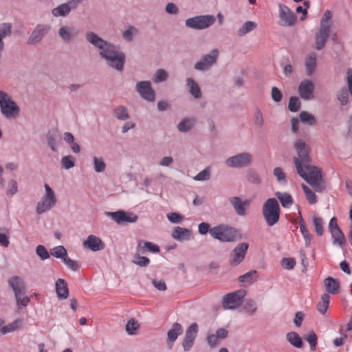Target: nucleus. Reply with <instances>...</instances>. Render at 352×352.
<instances>
[{
  "mask_svg": "<svg viewBox=\"0 0 352 352\" xmlns=\"http://www.w3.org/2000/svg\"><path fill=\"white\" fill-rule=\"evenodd\" d=\"M198 232L201 235L209 233L213 239L223 243L235 242L243 239L239 229L224 223L211 228L209 223L201 222L198 225Z\"/></svg>",
  "mask_w": 352,
  "mask_h": 352,
  "instance_id": "obj_1",
  "label": "nucleus"
},
{
  "mask_svg": "<svg viewBox=\"0 0 352 352\" xmlns=\"http://www.w3.org/2000/svg\"><path fill=\"white\" fill-rule=\"evenodd\" d=\"M294 148L298 157H294L293 161L297 173L300 174V172L307 170V166H314L310 164L312 161L311 157L310 156L311 148L305 141L301 138L296 139L294 144Z\"/></svg>",
  "mask_w": 352,
  "mask_h": 352,
  "instance_id": "obj_2",
  "label": "nucleus"
},
{
  "mask_svg": "<svg viewBox=\"0 0 352 352\" xmlns=\"http://www.w3.org/2000/svg\"><path fill=\"white\" fill-rule=\"evenodd\" d=\"M317 192H322L326 189V182L322 170L317 166H307V169L298 174Z\"/></svg>",
  "mask_w": 352,
  "mask_h": 352,
  "instance_id": "obj_3",
  "label": "nucleus"
},
{
  "mask_svg": "<svg viewBox=\"0 0 352 352\" xmlns=\"http://www.w3.org/2000/svg\"><path fill=\"white\" fill-rule=\"evenodd\" d=\"M100 56L111 67L119 72L123 71L126 56L123 52L116 50L113 43H111L104 50L100 51Z\"/></svg>",
  "mask_w": 352,
  "mask_h": 352,
  "instance_id": "obj_4",
  "label": "nucleus"
},
{
  "mask_svg": "<svg viewBox=\"0 0 352 352\" xmlns=\"http://www.w3.org/2000/svg\"><path fill=\"white\" fill-rule=\"evenodd\" d=\"M280 213L281 209L276 198L271 197L264 202L262 214L268 226L272 227L279 221Z\"/></svg>",
  "mask_w": 352,
  "mask_h": 352,
  "instance_id": "obj_5",
  "label": "nucleus"
},
{
  "mask_svg": "<svg viewBox=\"0 0 352 352\" xmlns=\"http://www.w3.org/2000/svg\"><path fill=\"white\" fill-rule=\"evenodd\" d=\"M0 111L7 119L16 118L20 108L16 102L5 91L0 90Z\"/></svg>",
  "mask_w": 352,
  "mask_h": 352,
  "instance_id": "obj_6",
  "label": "nucleus"
},
{
  "mask_svg": "<svg viewBox=\"0 0 352 352\" xmlns=\"http://www.w3.org/2000/svg\"><path fill=\"white\" fill-rule=\"evenodd\" d=\"M8 285L13 290L17 305L23 307H27L30 301V296H24L22 299L21 296L26 292L24 280L19 276H13L8 280Z\"/></svg>",
  "mask_w": 352,
  "mask_h": 352,
  "instance_id": "obj_7",
  "label": "nucleus"
},
{
  "mask_svg": "<svg viewBox=\"0 0 352 352\" xmlns=\"http://www.w3.org/2000/svg\"><path fill=\"white\" fill-rule=\"evenodd\" d=\"M247 291L239 289L226 294L221 300L224 309H235L243 305Z\"/></svg>",
  "mask_w": 352,
  "mask_h": 352,
  "instance_id": "obj_8",
  "label": "nucleus"
},
{
  "mask_svg": "<svg viewBox=\"0 0 352 352\" xmlns=\"http://www.w3.org/2000/svg\"><path fill=\"white\" fill-rule=\"evenodd\" d=\"M215 22L213 15H197L188 18L185 21L187 28L194 30H204L210 27Z\"/></svg>",
  "mask_w": 352,
  "mask_h": 352,
  "instance_id": "obj_9",
  "label": "nucleus"
},
{
  "mask_svg": "<svg viewBox=\"0 0 352 352\" xmlns=\"http://www.w3.org/2000/svg\"><path fill=\"white\" fill-rule=\"evenodd\" d=\"M104 214L110 217L118 225H126L128 223H135L138 219V216L129 211L118 210L116 212H104Z\"/></svg>",
  "mask_w": 352,
  "mask_h": 352,
  "instance_id": "obj_10",
  "label": "nucleus"
},
{
  "mask_svg": "<svg viewBox=\"0 0 352 352\" xmlns=\"http://www.w3.org/2000/svg\"><path fill=\"white\" fill-rule=\"evenodd\" d=\"M329 231L333 238V244L343 247L346 242L344 232L340 229L336 217L331 218L329 223Z\"/></svg>",
  "mask_w": 352,
  "mask_h": 352,
  "instance_id": "obj_11",
  "label": "nucleus"
},
{
  "mask_svg": "<svg viewBox=\"0 0 352 352\" xmlns=\"http://www.w3.org/2000/svg\"><path fill=\"white\" fill-rule=\"evenodd\" d=\"M249 247V243L247 242L239 243L230 253L229 264L232 267L239 265L245 258Z\"/></svg>",
  "mask_w": 352,
  "mask_h": 352,
  "instance_id": "obj_12",
  "label": "nucleus"
},
{
  "mask_svg": "<svg viewBox=\"0 0 352 352\" xmlns=\"http://www.w3.org/2000/svg\"><path fill=\"white\" fill-rule=\"evenodd\" d=\"M252 161V155L244 152L228 158L226 164L231 168H243L249 166Z\"/></svg>",
  "mask_w": 352,
  "mask_h": 352,
  "instance_id": "obj_13",
  "label": "nucleus"
},
{
  "mask_svg": "<svg viewBox=\"0 0 352 352\" xmlns=\"http://www.w3.org/2000/svg\"><path fill=\"white\" fill-rule=\"evenodd\" d=\"M198 332L199 326L197 322H192L188 326L182 342L184 351H189L193 346Z\"/></svg>",
  "mask_w": 352,
  "mask_h": 352,
  "instance_id": "obj_14",
  "label": "nucleus"
},
{
  "mask_svg": "<svg viewBox=\"0 0 352 352\" xmlns=\"http://www.w3.org/2000/svg\"><path fill=\"white\" fill-rule=\"evenodd\" d=\"M347 87H342L337 93V99L340 104L345 106L349 102V95H352V68L349 67L346 71Z\"/></svg>",
  "mask_w": 352,
  "mask_h": 352,
  "instance_id": "obj_15",
  "label": "nucleus"
},
{
  "mask_svg": "<svg viewBox=\"0 0 352 352\" xmlns=\"http://www.w3.org/2000/svg\"><path fill=\"white\" fill-rule=\"evenodd\" d=\"M51 26L47 24H37L30 35L27 44L34 45L40 43L43 38L49 33Z\"/></svg>",
  "mask_w": 352,
  "mask_h": 352,
  "instance_id": "obj_16",
  "label": "nucleus"
},
{
  "mask_svg": "<svg viewBox=\"0 0 352 352\" xmlns=\"http://www.w3.org/2000/svg\"><path fill=\"white\" fill-rule=\"evenodd\" d=\"M136 91L142 98L148 102H154L155 99V92L152 87L151 82L149 80L139 81L136 84Z\"/></svg>",
  "mask_w": 352,
  "mask_h": 352,
  "instance_id": "obj_17",
  "label": "nucleus"
},
{
  "mask_svg": "<svg viewBox=\"0 0 352 352\" xmlns=\"http://www.w3.org/2000/svg\"><path fill=\"white\" fill-rule=\"evenodd\" d=\"M279 17L283 21L280 25L292 27L296 25L298 21L297 15L287 6L279 4Z\"/></svg>",
  "mask_w": 352,
  "mask_h": 352,
  "instance_id": "obj_18",
  "label": "nucleus"
},
{
  "mask_svg": "<svg viewBox=\"0 0 352 352\" xmlns=\"http://www.w3.org/2000/svg\"><path fill=\"white\" fill-rule=\"evenodd\" d=\"M218 49H213L210 54L204 55L201 59L195 64V69L198 71H205L217 60Z\"/></svg>",
  "mask_w": 352,
  "mask_h": 352,
  "instance_id": "obj_19",
  "label": "nucleus"
},
{
  "mask_svg": "<svg viewBox=\"0 0 352 352\" xmlns=\"http://www.w3.org/2000/svg\"><path fill=\"white\" fill-rule=\"evenodd\" d=\"M331 25H320L318 31L316 32V46L315 48L320 51L322 50L326 45L327 41L330 36Z\"/></svg>",
  "mask_w": 352,
  "mask_h": 352,
  "instance_id": "obj_20",
  "label": "nucleus"
},
{
  "mask_svg": "<svg viewBox=\"0 0 352 352\" xmlns=\"http://www.w3.org/2000/svg\"><path fill=\"white\" fill-rule=\"evenodd\" d=\"M315 85L312 80L306 79L301 81L298 85L300 97L305 100H311L314 97Z\"/></svg>",
  "mask_w": 352,
  "mask_h": 352,
  "instance_id": "obj_21",
  "label": "nucleus"
},
{
  "mask_svg": "<svg viewBox=\"0 0 352 352\" xmlns=\"http://www.w3.org/2000/svg\"><path fill=\"white\" fill-rule=\"evenodd\" d=\"M82 245L85 249L89 250L92 252H98L102 250L105 248V243L99 237L90 234L83 241Z\"/></svg>",
  "mask_w": 352,
  "mask_h": 352,
  "instance_id": "obj_22",
  "label": "nucleus"
},
{
  "mask_svg": "<svg viewBox=\"0 0 352 352\" xmlns=\"http://www.w3.org/2000/svg\"><path fill=\"white\" fill-rule=\"evenodd\" d=\"M183 327L179 322H174L167 332L166 344L168 349H172L177 338L182 334Z\"/></svg>",
  "mask_w": 352,
  "mask_h": 352,
  "instance_id": "obj_23",
  "label": "nucleus"
},
{
  "mask_svg": "<svg viewBox=\"0 0 352 352\" xmlns=\"http://www.w3.org/2000/svg\"><path fill=\"white\" fill-rule=\"evenodd\" d=\"M58 33L64 42L69 43L79 35L80 31L74 26H62L59 28Z\"/></svg>",
  "mask_w": 352,
  "mask_h": 352,
  "instance_id": "obj_24",
  "label": "nucleus"
},
{
  "mask_svg": "<svg viewBox=\"0 0 352 352\" xmlns=\"http://www.w3.org/2000/svg\"><path fill=\"white\" fill-rule=\"evenodd\" d=\"M85 36L87 41L94 47H97L100 52L104 50L111 43L100 37L94 32H87Z\"/></svg>",
  "mask_w": 352,
  "mask_h": 352,
  "instance_id": "obj_25",
  "label": "nucleus"
},
{
  "mask_svg": "<svg viewBox=\"0 0 352 352\" xmlns=\"http://www.w3.org/2000/svg\"><path fill=\"white\" fill-rule=\"evenodd\" d=\"M324 285L328 294L336 295L340 292V282L338 278L329 276L324 278Z\"/></svg>",
  "mask_w": 352,
  "mask_h": 352,
  "instance_id": "obj_26",
  "label": "nucleus"
},
{
  "mask_svg": "<svg viewBox=\"0 0 352 352\" xmlns=\"http://www.w3.org/2000/svg\"><path fill=\"white\" fill-rule=\"evenodd\" d=\"M137 252L142 254H145L146 252L157 254L160 252V248L153 242L141 240L138 242Z\"/></svg>",
  "mask_w": 352,
  "mask_h": 352,
  "instance_id": "obj_27",
  "label": "nucleus"
},
{
  "mask_svg": "<svg viewBox=\"0 0 352 352\" xmlns=\"http://www.w3.org/2000/svg\"><path fill=\"white\" fill-rule=\"evenodd\" d=\"M171 236L178 241H188L192 236V230L186 228L175 226L173 228Z\"/></svg>",
  "mask_w": 352,
  "mask_h": 352,
  "instance_id": "obj_28",
  "label": "nucleus"
},
{
  "mask_svg": "<svg viewBox=\"0 0 352 352\" xmlns=\"http://www.w3.org/2000/svg\"><path fill=\"white\" fill-rule=\"evenodd\" d=\"M55 291L58 299H67L69 294L67 281L63 278H58L55 283Z\"/></svg>",
  "mask_w": 352,
  "mask_h": 352,
  "instance_id": "obj_29",
  "label": "nucleus"
},
{
  "mask_svg": "<svg viewBox=\"0 0 352 352\" xmlns=\"http://www.w3.org/2000/svg\"><path fill=\"white\" fill-rule=\"evenodd\" d=\"M230 202L238 215L244 216L246 214V206L249 205L248 200L243 201L239 197H232L230 198Z\"/></svg>",
  "mask_w": 352,
  "mask_h": 352,
  "instance_id": "obj_30",
  "label": "nucleus"
},
{
  "mask_svg": "<svg viewBox=\"0 0 352 352\" xmlns=\"http://www.w3.org/2000/svg\"><path fill=\"white\" fill-rule=\"evenodd\" d=\"M298 218L300 224V231L305 239V247L308 248L310 246L311 241L313 238V235L309 233V231L307 227L305 221L302 216L301 211L298 208Z\"/></svg>",
  "mask_w": 352,
  "mask_h": 352,
  "instance_id": "obj_31",
  "label": "nucleus"
},
{
  "mask_svg": "<svg viewBox=\"0 0 352 352\" xmlns=\"http://www.w3.org/2000/svg\"><path fill=\"white\" fill-rule=\"evenodd\" d=\"M286 340L292 346L297 349H302L305 344L302 338L296 331L287 333Z\"/></svg>",
  "mask_w": 352,
  "mask_h": 352,
  "instance_id": "obj_32",
  "label": "nucleus"
},
{
  "mask_svg": "<svg viewBox=\"0 0 352 352\" xmlns=\"http://www.w3.org/2000/svg\"><path fill=\"white\" fill-rule=\"evenodd\" d=\"M186 85L188 88L189 93L195 99H199L201 98L202 93L201 88L198 83L192 78H188L186 79Z\"/></svg>",
  "mask_w": 352,
  "mask_h": 352,
  "instance_id": "obj_33",
  "label": "nucleus"
},
{
  "mask_svg": "<svg viewBox=\"0 0 352 352\" xmlns=\"http://www.w3.org/2000/svg\"><path fill=\"white\" fill-rule=\"evenodd\" d=\"M276 197L284 208H289L294 203L292 196L289 192H276Z\"/></svg>",
  "mask_w": 352,
  "mask_h": 352,
  "instance_id": "obj_34",
  "label": "nucleus"
},
{
  "mask_svg": "<svg viewBox=\"0 0 352 352\" xmlns=\"http://www.w3.org/2000/svg\"><path fill=\"white\" fill-rule=\"evenodd\" d=\"M23 322V320L21 318H17L14 320L12 322L10 323L8 325H5L0 329V333L2 335H6L10 332L14 331L17 329H19Z\"/></svg>",
  "mask_w": 352,
  "mask_h": 352,
  "instance_id": "obj_35",
  "label": "nucleus"
},
{
  "mask_svg": "<svg viewBox=\"0 0 352 352\" xmlns=\"http://www.w3.org/2000/svg\"><path fill=\"white\" fill-rule=\"evenodd\" d=\"M195 122V118H185L179 122L177 129L182 133H187L192 129Z\"/></svg>",
  "mask_w": 352,
  "mask_h": 352,
  "instance_id": "obj_36",
  "label": "nucleus"
},
{
  "mask_svg": "<svg viewBox=\"0 0 352 352\" xmlns=\"http://www.w3.org/2000/svg\"><path fill=\"white\" fill-rule=\"evenodd\" d=\"M317 65L316 56L314 53L309 55L305 59L306 72L308 76H311L314 72Z\"/></svg>",
  "mask_w": 352,
  "mask_h": 352,
  "instance_id": "obj_37",
  "label": "nucleus"
},
{
  "mask_svg": "<svg viewBox=\"0 0 352 352\" xmlns=\"http://www.w3.org/2000/svg\"><path fill=\"white\" fill-rule=\"evenodd\" d=\"M330 296L328 294H323L321 296V300L318 302L316 309L322 315H324L329 307Z\"/></svg>",
  "mask_w": 352,
  "mask_h": 352,
  "instance_id": "obj_38",
  "label": "nucleus"
},
{
  "mask_svg": "<svg viewBox=\"0 0 352 352\" xmlns=\"http://www.w3.org/2000/svg\"><path fill=\"white\" fill-rule=\"evenodd\" d=\"M257 274L258 272L256 270H250L247 273L239 276L238 277V281L239 283H248L252 284L257 280Z\"/></svg>",
  "mask_w": 352,
  "mask_h": 352,
  "instance_id": "obj_39",
  "label": "nucleus"
},
{
  "mask_svg": "<svg viewBox=\"0 0 352 352\" xmlns=\"http://www.w3.org/2000/svg\"><path fill=\"white\" fill-rule=\"evenodd\" d=\"M257 27V23L254 21H248L245 22L243 25L238 30L237 35L243 36L246 34L253 31Z\"/></svg>",
  "mask_w": 352,
  "mask_h": 352,
  "instance_id": "obj_40",
  "label": "nucleus"
},
{
  "mask_svg": "<svg viewBox=\"0 0 352 352\" xmlns=\"http://www.w3.org/2000/svg\"><path fill=\"white\" fill-rule=\"evenodd\" d=\"M299 120L302 124L314 126L316 124L315 116L306 111H302L299 114Z\"/></svg>",
  "mask_w": 352,
  "mask_h": 352,
  "instance_id": "obj_41",
  "label": "nucleus"
},
{
  "mask_svg": "<svg viewBox=\"0 0 352 352\" xmlns=\"http://www.w3.org/2000/svg\"><path fill=\"white\" fill-rule=\"evenodd\" d=\"M69 12V7L66 3L58 6L52 10V14L56 17H65Z\"/></svg>",
  "mask_w": 352,
  "mask_h": 352,
  "instance_id": "obj_42",
  "label": "nucleus"
},
{
  "mask_svg": "<svg viewBox=\"0 0 352 352\" xmlns=\"http://www.w3.org/2000/svg\"><path fill=\"white\" fill-rule=\"evenodd\" d=\"M140 328V325L137 320L133 318L128 320L125 325V331L128 335H135L137 331Z\"/></svg>",
  "mask_w": 352,
  "mask_h": 352,
  "instance_id": "obj_43",
  "label": "nucleus"
},
{
  "mask_svg": "<svg viewBox=\"0 0 352 352\" xmlns=\"http://www.w3.org/2000/svg\"><path fill=\"white\" fill-rule=\"evenodd\" d=\"M303 339L309 344L311 351H315L316 350L318 336L314 330L311 329L309 331L308 334L304 335Z\"/></svg>",
  "mask_w": 352,
  "mask_h": 352,
  "instance_id": "obj_44",
  "label": "nucleus"
},
{
  "mask_svg": "<svg viewBox=\"0 0 352 352\" xmlns=\"http://www.w3.org/2000/svg\"><path fill=\"white\" fill-rule=\"evenodd\" d=\"M245 179L253 184H260L262 179L258 172L254 168H249L245 175Z\"/></svg>",
  "mask_w": 352,
  "mask_h": 352,
  "instance_id": "obj_45",
  "label": "nucleus"
},
{
  "mask_svg": "<svg viewBox=\"0 0 352 352\" xmlns=\"http://www.w3.org/2000/svg\"><path fill=\"white\" fill-rule=\"evenodd\" d=\"M50 255L56 258L61 259L62 261L67 258L68 255L66 248L63 245H58L50 250Z\"/></svg>",
  "mask_w": 352,
  "mask_h": 352,
  "instance_id": "obj_46",
  "label": "nucleus"
},
{
  "mask_svg": "<svg viewBox=\"0 0 352 352\" xmlns=\"http://www.w3.org/2000/svg\"><path fill=\"white\" fill-rule=\"evenodd\" d=\"M140 254H142L137 252L133 256L132 263L140 267H146L149 265L150 259L147 256H141Z\"/></svg>",
  "mask_w": 352,
  "mask_h": 352,
  "instance_id": "obj_47",
  "label": "nucleus"
},
{
  "mask_svg": "<svg viewBox=\"0 0 352 352\" xmlns=\"http://www.w3.org/2000/svg\"><path fill=\"white\" fill-rule=\"evenodd\" d=\"M312 222L315 228L316 234L318 236H321L324 234V221L322 217L317 215H314L312 218Z\"/></svg>",
  "mask_w": 352,
  "mask_h": 352,
  "instance_id": "obj_48",
  "label": "nucleus"
},
{
  "mask_svg": "<svg viewBox=\"0 0 352 352\" xmlns=\"http://www.w3.org/2000/svg\"><path fill=\"white\" fill-rule=\"evenodd\" d=\"M113 115L120 120H126L130 118L127 108L122 105H120L114 109Z\"/></svg>",
  "mask_w": 352,
  "mask_h": 352,
  "instance_id": "obj_49",
  "label": "nucleus"
},
{
  "mask_svg": "<svg viewBox=\"0 0 352 352\" xmlns=\"http://www.w3.org/2000/svg\"><path fill=\"white\" fill-rule=\"evenodd\" d=\"M301 107V102L298 96H292L289 99L288 109L292 113L298 112Z\"/></svg>",
  "mask_w": 352,
  "mask_h": 352,
  "instance_id": "obj_50",
  "label": "nucleus"
},
{
  "mask_svg": "<svg viewBox=\"0 0 352 352\" xmlns=\"http://www.w3.org/2000/svg\"><path fill=\"white\" fill-rule=\"evenodd\" d=\"M302 189L306 196V198H307L308 202L310 204H315L317 203V201H318L317 196H316V193L311 188H309L305 184H302Z\"/></svg>",
  "mask_w": 352,
  "mask_h": 352,
  "instance_id": "obj_51",
  "label": "nucleus"
},
{
  "mask_svg": "<svg viewBox=\"0 0 352 352\" xmlns=\"http://www.w3.org/2000/svg\"><path fill=\"white\" fill-rule=\"evenodd\" d=\"M60 164L63 168L69 170L75 166L76 160L71 155H66L62 157Z\"/></svg>",
  "mask_w": 352,
  "mask_h": 352,
  "instance_id": "obj_52",
  "label": "nucleus"
},
{
  "mask_svg": "<svg viewBox=\"0 0 352 352\" xmlns=\"http://www.w3.org/2000/svg\"><path fill=\"white\" fill-rule=\"evenodd\" d=\"M10 230L3 227L0 228V245L3 247L7 248L10 245L9 240Z\"/></svg>",
  "mask_w": 352,
  "mask_h": 352,
  "instance_id": "obj_53",
  "label": "nucleus"
},
{
  "mask_svg": "<svg viewBox=\"0 0 352 352\" xmlns=\"http://www.w3.org/2000/svg\"><path fill=\"white\" fill-rule=\"evenodd\" d=\"M296 264V259L293 257H283L280 260V265L287 270H293Z\"/></svg>",
  "mask_w": 352,
  "mask_h": 352,
  "instance_id": "obj_54",
  "label": "nucleus"
},
{
  "mask_svg": "<svg viewBox=\"0 0 352 352\" xmlns=\"http://www.w3.org/2000/svg\"><path fill=\"white\" fill-rule=\"evenodd\" d=\"M304 8L301 6H298L296 8V13L300 14V12H302V15L300 16V21H304L308 14V9L310 8L311 3L309 1H304L303 2Z\"/></svg>",
  "mask_w": 352,
  "mask_h": 352,
  "instance_id": "obj_55",
  "label": "nucleus"
},
{
  "mask_svg": "<svg viewBox=\"0 0 352 352\" xmlns=\"http://www.w3.org/2000/svg\"><path fill=\"white\" fill-rule=\"evenodd\" d=\"M41 200H42L43 202H45L47 204V206L51 208L54 207L57 201L54 191L51 192H49L48 191L47 193H45L44 196Z\"/></svg>",
  "mask_w": 352,
  "mask_h": 352,
  "instance_id": "obj_56",
  "label": "nucleus"
},
{
  "mask_svg": "<svg viewBox=\"0 0 352 352\" xmlns=\"http://www.w3.org/2000/svg\"><path fill=\"white\" fill-rule=\"evenodd\" d=\"M41 200H42L43 202H45L47 204V206L51 208L54 207L57 201L54 191L51 192H49L48 191L47 193H45L44 196Z\"/></svg>",
  "mask_w": 352,
  "mask_h": 352,
  "instance_id": "obj_57",
  "label": "nucleus"
},
{
  "mask_svg": "<svg viewBox=\"0 0 352 352\" xmlns=\"http://www.w3.org/2000/svg\"><path fill=\"white\" fill-rule=\"evenodd\" d=\"M41 200H42L43 202H45L47 204V206L51 208L54 207L57 201L54 191L51 192H49L48 191L47 193H45L44 196Z\"/></svg>",
  "mask_w": 352,
  "mask_h": 352,
  "instance_id": "obj_58",
  "label": "nucleus"
},
{
  "mask_svg": "<svg viewBox=\"0 0 352 352\" xmlns=\"http://www.w3.org/2000/svg\"><path fill=\"white\" fill-rule=\"evenodd\" d=\"M168 75L166 70L164 69H158L153 77V80L155 83L162 82L165 81L168 78Z\"/></svg>",
  "mask_w": 352,
  "mask_h": 352,
  "instance_id": "obj_59",
  "label": "nucleus"
},
{
  "mask_svg": "<svg viewBox=\"0 0 352 352\" xmlns=\"http://www.w3.org/2000/svg\"><path fill=\"white\" fill-rule=\"evenodd\" d=\"M36 254L41 261H45L50 257V253L43 245H38L36 247Z\"/></svg>",
  "mask_w": 352,
  "mask_h": 352,
  "instance_id": "obj_60",
  "label": "nucleus"
},
{
  "mask_svg": "<svg viewBox=\"0 0 352 352\" xmlns=\"http://www.w3.org/2000/svg\"><path fill=\"white\" fill-rule=\"evenodd\" d=\"M57 131H49L47 133V141L48 146L50 147V149L55 152L56 151V142L55 136L56 135Z\"/></svg>",
  "mask_w": 352,
  "mask_h": 352,
  "instance_id": "obj_61",
  "label": "nucleus"
},
{
  "mask_svg": "<svg viewBox=\"0 0 352 352\" xmlns=\"http://www.w3.org/2000/svg\"><path fill=\"white\" fill-rule=\"evenodd\" d=\"M243 309L249 314L252 315L256 311V302L252 299H246L243 305Z\"/></svg>",
  "mask_w": 352,
  "mask_h": 352,
  "instance_id": "obj_62",
  "label": "nucleus"
},
{
  "mask_svg": "<svg viewBox=\"0 0 352 352\" xmlns=\"http://www.w3.org/2000/svg\"><path fill=\"white\" fill-rule=\"evenodd\" d=\"M106 168V164L102 157H94V169L96 173H102Z\"/></svg>",
  "mask_w": 352,
  "mask_h": 352,
  "instance_id": "obj_63",
  "label": "nucleus"
},
{
  "mask_svg": "<svg viewBox=\"0 0 352 352\" xmlns=\"http://www.w3.org/2000/svg\"><path fill=\"white\" fill-rule=\"evenodd\" d=\"M167 219L170 223L176 224L181 223L184 220V216L179 212H170L167 214Z\"/></svg>",
  "mask_w": 352,
  "mask_h": 352,
  "instance_id": "obj_64",
  "label": "nucleus"
}]
</instances>
